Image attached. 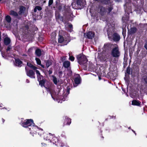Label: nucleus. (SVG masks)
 Masks as SVG:
<instances>
[{
	"mask_svg": "<svg viewBox=\"0 0 147 147\" xmlns=\"http://www.w3.org/2000/svg\"><path fill=\"white\" fill-rule=\"evenodd\" d=\"M4 42L5 45H7L10 43V40L9 38L6 37L4 39Z\"/></svg>",
	"mask_w": 147,
	"mask_h": 147,
	"instance_id": "obj_10",
	"label": "nucleus"
},
{
	"mask_svg": "<svg viewBox=\"0 0 147 147\" xmlns=\"http://www.w3.org/2000/svg\"><path fill=\"white\" fill-rule=\"evenodd\" d=\"M16 65V66H21L22 62L19 59H16L15 60Z\"/></svg>",
	"mask_w": 147,
	"mask_h": 147,
	"instance_id": "obj_12",
	"label": "nucleus"
},
{
	"mask_svg": "<svg viewBox=\"0 0 147 147\" xmlns=\"http://www.w3.org/2000/svg\"><path fill=\"white\" fill-rule=\"evenodd\" d=\"M11 47H9V46L8 47H7V51H9L10 50V49H11Z\"/></svg>",
	"mask_w": 147,
	"mask_h": 147,
	"instance_id": "obj_32",
	"label": "nucleus"
},
{
	"mask_svg": "<svg viewBox=\"0 0 147 147\" xmlns=\"http://www.w3.org/2000/svg\"><path fill=\"white\" fill-rule=\"evenodd\" d=\"M75 83L76 84H78L80 83V76L79 75L76 74V78L74 80Z\"/></svg>",
	"mask_w": 147,
	"mask_h": 147,
	"instance_id": "obj_7",
	"label": "nucleus"
},
{
	"mask_svg": "<svg viewBox=\"0 0 147 147\" xmlns=\"http://www.w3.org/2000/svg\"><path fill=\"white\" fill-rule=\"evenodd\" d=\"M64 40L63 37L59 35L58 41L60 43H62Z\"/></svg>",
	"mask_w": 147,
	"mask_h": 147,
	"instance_id": "obj_18",
	"label": "nucleus"
},
{
	"mask_svg": "<svg viewBox=\"0 0 147 147\" xmlns=\"http://www.w3.org/2000/svg\"><path fill=\"white\" fill-rule=\"evenodd\" d=\"M27 82H28V80H27Z\"/></svg>",
	"mask_w": 147,
	"mask_h": 147,
	"instance_id": "obj_43",
	"label": "nucleus"
},
{
	"mask_svg": "<svg viewBox=\"0 0 147 147\" xmlns=\"http://www.w3.org/2000/svg\"><path fill=\"white\" fill-rule=\"evenodd\" d=\"M26 70L27 71V68H26Z\"/></svg>",
	"mask_w": 147,
	"mask_h": 147,
	"instance_id": "obj_40",
	"label": "nucleus"
},
{
	"mask_svg": "<svg viewBox=\"0 0 147 147\" xmlns=\"http://www.w3.org/2000/svg\"><path fill=\"white\" fill-rule=\"evenodd\" d=\"M41 65V66L42 67H43V68H44V65H42L41 64V65Z\"/></svg>",
	"mask_w": 147,
	"mask_h": 147,
	"instance_id": "obj_35",
	"label": "nucleus"
},
{
	"mask_svg": "<svg viewBox=\"0 0 147 147\" xmlns=\"http://www.w3.org/2000/svg\"><path fill=\"white\" fill-rule=\"evenodd\" d=\"M53 0H49V5H51L53 3Z\"/></svg>",
	"mask_w": 147,
	"mask_h": 147,
	"instance_id": "obj_29",
	"label": "nucleus"
},
{
	"mask_svg": "<svg viewBox=\"0 0 147 147\" xmlns=\"http://www.w3.org/2000/svg\"><path fill=\"white\" fill-rule=\"evenodd\" d=\"M27 76L32 78H35V73L32 70H30L28 71H27Z\"/></svg>",
	"mask_w": 147,
	"mask_h": 147,
	"instance_id": "obj_6",
	"label": "nucleus"
},
{
	"mask_svg": "<svg viewBox=\"0 0 147 147\" xmlns=\"http://www.w3.org/2000/svg\"><path fill=\"white\" fill-rule=\"evenodd\" d=\"M2 120H3V122H4V119H2Z\"/></svg>",
	"mask_w": 147,
	"mask_h": 147,
	"instance_id": "obj_37",
	"label": "nucleus"
},
{
	"mask_svg": "<svg viewBox=\"0 0 147 147\" xmlns=\"http://www.w3.org/2000/svg\"><path fill=\"white\" fill-rule=\"evenodd\" d=\"M69 59L71 60V61H74V57L72 56H71L70 55V54H69Z\"/></svg>",
	"mask_w": 147,
	"mask_h": 147,
	"instance_id": "obj_27",
	"label": "nucleus"
},
{
	"mask_svg": "<svg viewBox=\"0 0 147 147\" xmlns=\"http://www.w3.org/2000/svg\"><path fill=\"white\" fill-rule=\"evenodd\" d=\"M53 81L55 84H56L57 83V79L55 77H53Z\"/></svg>",
	"mask_w": 147,
	"mask_h": 147,
	"instance_id": "obj_25",
	"label": "nucleus"
},
{
	"mask_svg": "<svg viewBox=\"0 0 147 147\" xmlns=\"http://www.w3.org/2000/svg\"><path fill=\"white\" fill-rule=\"evenodd\" d=\"M65 27L66 29H68L70 32L71 31L72 29V26L70 24H67L65 25Z\"/></svg>",
	"mask_w": 147,
	"mask_h": 147,
	"instance_id": "obj_9",
	"label": "nucleus"
},
{
	"mask_svg": "<svg viewBox=\"0 0 147 147\" xmlns=\"http://www.w3.org/2000/svg\"><path fill=\"white\" fill-rule=\"evenodd\" d=\"M35 60L37 64L39 65H41V61L39 59L36 58Z\"/></svg>",
	"mask_w": 147,
	"mask_h": 147,
	"instance_id": "obj_23",
	"label": "nucleus"
},
{
	"mask_svg": "<svg viewBox=\"0 0 147 147\" xmlns=\"http://www.w3.org/2000/svg\"><path fill=\"white\" fill-rule=\"evenodd\" d=\"M27 82H28V80H27Z\"/></svg>",
	"mask_w": 147,
	"mask_h": 147,
	"instance_id": "obj_42",
	"label": "nucleus"
},
{
	"mask_svg": "<svg viewBox=\"0 0 147 147\" xmlns=\"http://www.w3.org/2000/svg\"><path fill=\"white\" fill-rule=\"evenodd\" d=\"M127 73H129V69H127Z\"/></svg>",
	"mask_w": 147,
	"mask_h": 147,
	"instance_id": "obj_34",
	"label": "nucleus"
},
{
	"mask_svg": "<svg viewBox=\"0 0 147 147\" xmlns=\"http://www.w3.org/2000/svg\"><path fill=\"white\" fill-rule=\"evenodd\" d=\"M114 48L113 49L111 54L113 57H118L120 55V52L119 51L118 46L116 44L113 45Z\"/></svg>",
	"mask_w": 147,
	"mask_h": 147,
	"instance_id": "obj_4",
	"label": "nucleus"
},
{
	"mask_svg": "<svg viewBox=\"0 0 147 147\" xmlns=\"http://www.w3.org/2000/svg\"><path fill=\"white\" fill-rule=\"evenodd\" d=\"M1 1V0H0V1Z\"/></svg>",
	"mask_w": 147,
	"mask_h": 147,
	"instance_id": "obj_44",
	"label": "nucleus"
},
{
	"mask_svg": "<svg viewBox=\"0 0 147 147\" xmlns=\"http://www.w3.org/2000/svg\"><path fill=\"white\" fill-rule=\"evenodd\" d=\"M10 14L15 16H17L18 15V14L17 12L13 11H10Z\"/></svg>",
	"mask_w": 147,
	"mask_h": 147,
	"instance_id": "obj_21",
	"label": "nucleus"
},
{
	"mask_svg": "<svg viewBox=\"0 0 147 147\" xmlns=\"http://www.w3.org/2000/svg\"><path fill=\"white\" fill-rule=\"evenodd\" d=\"M115 0L116 1H117V0Z\"/></svg>",
	"mask_w": 147,
	"mask_h": 147,
	"instance_id": "obj_38",
	"label": "nucleus"
},
{
	"mask_svg": "<svg viewBox=\"0 0 147 147\" xmlns=\"http://www.w3.org/2000/svg\"><path fill=\"white\" fill-rule=\"evenodd\" d=\"M52 64L51 61H47L46 65L47 67H48Z\"/></svg>",
	"mask_w": 147,
	"mask_h": 147,
	"instance_id": "obj_24",
	"label": "nucleus"
},
{
	"mask_svg": "<svg viewBox=\"0 0 147 147\" xmlns=\"http://www.w3.org/2000/svg\"><path fill=\"white\" fill-rule=\"evenodd\" d=\"M25 9V8L23 6H21L20 9L19 13L21 14L24 12Z\"/></svg>",
	"mask_w": 147,
	"mask_h": 147,
	"instance_id": "obj_17",
	"label": "nucleus"
},
{
	"mask_svg": "<svg viewBox=\"0 0 147 147\" xmlns=\"http://www.w3.org/2000/svg\"><path fill=\"white\" fill-rule=\"evenodd\" d=\"M35 70H36V73L37 75V76L38 79V80H39V78L41 79L42 76L40 75V73L39 71H38L37 70H36V69Z\"/></svg>",
	"mask_w": 147,
	"mask_h": 147,
	"instance_id": "obj_14",
	"label": "nucleus"
},
{
	"mask_svg": "<svg viewBox=\"0 0 147 147\" xmlns=\"http://www.w3.org/2000/svg\"><path fill=\"white\" fill-rule=\"evenodd\" d=\"M6 20L8 22H10L11 20V19L10 16H7L6 17Z\"/></svg>",
	"mask_w": 147,
	"mask_h": 147,
	"instance_id": "obj_22",
	"label": "nucleus"
},
{
	"mask_svg": "<svg viewBox=\"0 0 147 147\" xmlns=\"http://www.w3.org/2000/svg\"><path fill=\"white\" fill-rule=\"evenodd\" d=\"M70 65V62L68 61H66L63 63V65L65 67H68Z\"/></svg>",
	"mask_w": 147,
	"mask_h": 147,
	"instance_id": "obj_13",
	"label": "nucleus"
},
{
	"mask_svg": "<svg viewBox=\"0 0 147 147\" xmlns=\"http://www.w3.org/2000/svg\"><path fill=\"white\" fill-rule=\"evenodd\" d=\"M140 104V102L138 100H134L132 102V104L133 105L139 106Z\"/></svg>",
	"mask_w": 147,
	"mask_h": 147,
	"instance_id": "obj_11",
	"label": "nucleus"
},
{
	"mask_svg": "<svg viewBox=\"0 0 147 147\" xmlns=\"http://www.w3.org/2000/svg\"><path fill=\"white\" fill-rule=\"evenodd\" d=\"M41 51L39 49H37L35 51V53L36 55L40 56L41 55Z\"/></svg>",
	"mask_w": 147,
	"mask_h": 147,
	"instance_id": "obj_15",
	"label": "nucleus"
},
{
	"mask_svg": "<svg viewBox=\"0 0 147 147\" xmlns=\"http://www.w3.org/2000/svg\"><path fill=\"white\" fill-rule=\"evenodd\" d=\"M42 144H43V145L45 146V144L44 143Z\"/></svg>",
	"mask_w": 147,
	"mask_h": 147,
	"instance_id": "obj_36",
	"label": "nucleus"
},
{
	"mask_svg": "<svg viewBox=\"0 0 147 147\" xmlns=\"http://www.w3.org/2000/svg\"><path fill=\"white\" fill-rule=\"evenodd\" d=\"M22 126L24 127H28V128L31 131V134L39 133V131H42V129L38 127L37 126H34V124L33 123V120L32 119H27L25 121L22 123Z\"/></svg>",
	"mask_w": 147,
	"mask_h": 147,
	"instance_id": "obj_1",
	"label": "nucleus"
},
{
	"mask_svg": "<svg viewBox=\"0 0 147 147\" xmlns=\"http://www.w3.org/2000/svg\"><path fill=\"white\" fill-rule=\"evenodd\" d=\"M0 107H2V106H1V104L0 105Z\"/></svg>",
	"mask_w": 147,
	"mask_h": 147,
	"instance_id": "obj_39",
	"label": "nucleus"
},
{
	"mask_svg": "<svg viewBox=\"0 0 147 147\" xmlns=\"http://www.w3.org/2000/svg\"><path fill=\"white\" fill-rule=\"evenodd\" d=\"M31 49H31H29V50H30V49Z\"/></svg>",
	"mask_w": 147,
	"mask_h": 147,
	"instance_id": "obj_41",
	"label": "nucleus"
},
{
	"mask_svg": "<svg viewBox=\"0 0 147 147\" xmlns=\"http://www.w3.org/2000/svg\"><path fill=\"white\" fill-rule=\"evenodd\" d=\"M113 38L114 40L115 41H119L120 39L119 36L116 33L114 34L113 36Z\"/></svg>",
	"mask_w": 147,
	"mask_h": 147,
	"instance_id": "obj_8",
	"label": "nucleus"
},
{
	"mask_svg": "<svg viewBox=\"0 0 147 147\" xmlns=\"http://www.w3.org/2000/svg\"><path fill=\"white\" fill-rule=\"evenodd\" d=\"M105 8L103 7H101L100 9L99 12L101 13V14H102V12H103L105 10Z\"/></svg>",
	"mask_w": 147,
	"mask_h": 147,
	"instance_id": "obj_28",
	"label": "nucleus"
},
{
	"mask_svg": "<svg viewBox=\"0 0 147 147\" xmlns=\"http://www.w3.org/2000/svg\"><path fill=\"white\" fill-rule=\"evenodd\" d=\"M144 47L146 49H147V42L145 44Z\"/></svg>",
	"mask_w": 147,
	"mask_h": 147,
	"instance_id": "obj_31",
	"label": "nucleus"
},
{
	"mask_svg": "<svg viewBox=\"0 0 147 147\" xmlns=\"http://www.w3.org/2000/svg\"><path fill=\"white\" fill-rule=\"evenodd\" d=\"M77 58L79 63L80 65H86V64L88 62V60L85 55L80 54L77 56Z\"/></svg>",
	"mask_w": 147,
	"mask_h": 147,
	"instance_id": "obj_3",
	"label": "nucleus"
},
{
	"mask_svg": "<svg viewBox=\"0 0 147 147\" xmlns=\"http://www.w3.org/2000/svg\"><path fill=\"white\" fill-rule=\"evenodd\" d=\"M94 33L92 32H89L86 33L84 34V36L89 39L92 38L94 36Z\"/></svg>",
	"mask_w": 147,
	"mask_h": 147,
	"instance_id": "obj_5",
	"label": "nucleus"
},
{
	"mask_svg": "<svg viewBox=\"0 0 147 147\" xmlns=\"http://www.w3.org/2000/svg\"><path fill=\"white\" fill-rule=\"evenodd\" d=\"M144 81H145L147 83V77H146V78H144Z\"/></svg>",
	"mask_w": 147,
	"mask_h": 147,
	"instance_id": "obj_33",
	"label": "nucleus"
},
{
	"mask_svg": "<svg viewBox=\"0 0 147 147\" xmlns=\"http://www.w3.org/2000/svg\"><path fill=\"white\" fill-rule=\"evenodd\" d=\"M67 120L68 121H69V123H68L67 124L68 125H69V124L71 123V120L70 119H67Z\"/></svg>",
	"mask_w": 147,
	"mask_h": 147,
	"instance_id": "obj_30",
	"label": "nucleus"
},
{
	"mask_svg": "<svg viewBox=\"0 0 147 147\" xmlns=\"http://www.w3.org/2000/svg\"><path fill=\"white\" fill-rule=\"evenodd\" d=\"M41 9L42 8L40 7L39 6H36L35 7L34 9V12H36L37 11V9L39 11H40L41 10Z\"/></svg>",
	"mask_w": 147,
	"mask_h": 147,
	"instance_id": "obj_20",
	"label": "nucleus"
},
{
	"mask_svg": "<svg viewBox=\"0 0 147 147\" xmlns=\"http://www.w3.org/2000/svg\"><path fill=\"white\" fill-rule=\"evenodd\" d=\"M27 65L28 66H29L30 67L32 68L33 70H35L37 68V67L34 66L32 64H31V63H29L28 62L27 63Z\"/></svg>",
	"mask_w": 147,
	"mask_h": 147,
	"instance_id": "obj_16",
	"label": "nucleus"
},
{
	"mask_svg": "<svg viewBox=\"0 0 147 147\" xmlns=\"http://www.w3.org/2000/svg\"><path fill=\"white\" fill-rule=\"evenodd\" d=\"M136 28H133L131 29V33H135L136 31Z\"/></svg>",
	"mask_w": 147,
	"mask_h": 147,
	"instance_id": "obj_26",
	"label": "nucleus"
},
{
	"mask_svg": "<svg viewBox=\"0 0 147 147\" xmlns=\"http://www.w3.org/2000/svg\"><path fill=\"white\" fill-rule=\"evenodd\" d=\"M86 4L85 0H76V2H74L71 4L72 7L75 9L82 8Z\"/></svg>",
	"mask_w": 147,
	"mask_h": 147,
	"instance_id": "obj_2",
	"label": "nucleus"
},
{
	"mask_svg": "<svg viewBox=\"0 0 147 147\" xmlns=\"http://www.w3.org/2000/svg\"><path fill=\"white\" fill-rule=\"evenodd\" d=\"M41 79L40 78L39 79V80H38L39 82V84L41 86H44V83H45V81L44 80H41Z\"/></svg>",
	"mask_w": 147,
	"mask_h": 147,
	"instance_id": "obj_19",
	"label": "nucleus"
}]
</instances>
